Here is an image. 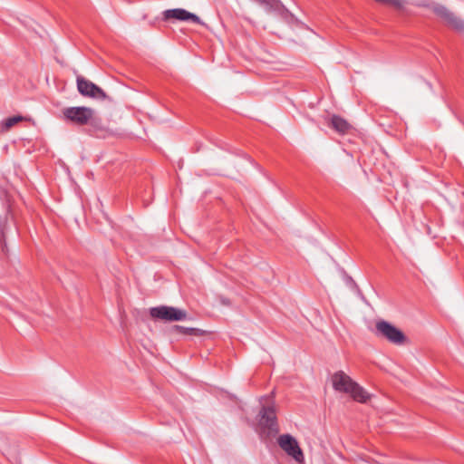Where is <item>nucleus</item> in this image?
<instances>
[{
    "label": "nucleus",
    "instance_id": "nucleus-1",
    "mask_svg": "<svg viewBox=\"0 0 464 464\" xmlns=\"http://www.w3.org/2000/svg\"><path fill=\"white\" fill-rule=\"evenodd\" d=\"M431 10L445 25L456 32H464V20L450 10L447 6L436 4L431 6Z\"/></svg>",
    "mask_w": 464,
    "mask_h": 464
},
{
    "label": "nucleus",
    "instance_id": "nucleus-2",
    "mask_svg": "<svg viewBox=\"0 0 464 464\" xmlns=\"http://www.w3.org/2000/svg\"><path fill=\"white\" fill-rule=\"evenodd\" d=\"M150 315L165 322H178L185 320L188 314L185 310L173 306L160 305L150 309Z\"/></svg>",
    "mask_w": 464,
    "mask_h": 464
},
{
    "label": "nucleus",
    "instance_id": "nucleus-3",
    "mask_svg": "<svg viewBox=\"0 0 464 464\" xmlns=\"http://www.w3.org/2000/svg\"><path fill=\"white\" fill-rule=\"evenodd\" d=\"M77 90L81 95L96 100L104 101L109 99L108 95L98 85L79 75L76 78Z\"/></svg>",
    "mask_w": 464,
    "mask_h": 464
},
{
    "label": "nucleus",
    "instance_id": "nucleus-4",
    "mask_svg": "<svg viewBox=\"0 0 464 464\" xmlns=\"http://www.w3.org/2000/svg\"><path fill=\"white\" fill-rule=\"evenodd\" d=\"M377 333L394 344H402L405 340V334L392 324L386 321H379L375 324Z\"/></svg>",
    "mask_w": 464,
    "mask_h": 464
},
{
    "label": "nucleus",
    "instance_id": "nucleus-5",
    "mask_svg": "<svg viewBox=\"0 0 464 464\" xmlns=\"http://www.w3.org/2000/svg\"><path fill=\"white\" fill-rule=\"evenodd\" d=\"M259 425L267 430V435L278 433L279 428L274 406H263L259 411Z\"/></svg>",
    "mask_w": 464,
    "mask_h": 464
},
{
    "label": "nucleus",
    "instance_id": "nucleus-6",
    "mask_svg": "<svg viewBox=\"0 0 464 464\" xmlns=\"http://www.w3.org/2000/svg\"><path fill=\"white\" fill-rule=\"evenodd\" d=\"M92 109L90 107H68L63 111L65 120L79 126H84L88 123Z\"/></svg>",
    "mask_w": 464,
    "mask_h": 464
},
{
    "label": "nucleus",
    "instance_id": "nucleus-7",
    "mask_svg": "<svg viewBox=\"0 0 464 464\" xmlns=\"http://www.w3.org/2000/svg\"><path fill=\"white\" fill-rule=\"evenodd\" d=\"M279 447L297 462L304 460V454L297 440L290 434L280 435L277 439Z\"/></svg>",
    "mask_w": 464,
    "mask_h": 464
},
{
    "label": "nucleus",
    "instance_id": "nucleus-8",
    "mask_svg": "<svg viewBox=\"0 0 464 464\" xmlns=\"http://www.w3.org/2000/svg\"><path fill=\"white\" fill-rule=\"evenodd\" d=\"M169 19H176L179 21L190 20L195 24H202L200 18L197 14L181 8L169 9L164 11L163 20L168 21Z\"/></svg>",
    "mask_w": 464,
    "mask_h": 464
},
{
    "label": "nucleus",
    "instance_id": "nucleus-9",
    "mask_svg": "<svg viewBox=\"0 0 464 464\" xmlns=\"http://www.w3.org/2000/svg\"><path fill=\"white\" fill-rule=\"evenodd\" d=\"M325 122L334 130L341 135L348 134L353 129L352 125L339 115H331L325 119Z\"/></svg>",
    "mask_w": 464,
    "mask_h": 464
},
{
    "label": "nucleus",
    "instance_id": "nucleus-10",
    "mask_svg": "<svg viewBox=\"0 0 464 464\" xmlns=\"http://www.w3.org/2000/svg\"><path fill=\"white\" fill-rule=\"evenodd\" d=\"M332 382L334 390L345 393L355 384V382L343 371L335 372L332 377Z\"/></svg>",
    "mask_w": 464,
    "mask_h": 464
},
{
    "label": "nucleus",
    "instance_id": "nucleus-11",
    "mask_svg": "<svg viewBox=\"0 0 464 464\" xmlns=\"http://www.w3.org/2000/svg\"><path fill=\"white\" fill-rule=\"evenodd\" d=\"M86 125H89L90 130L96 136H105L109 132V129L104 125L102 120L95 113L93 109Z\"/></svg>",
    "mask_w": 464,
    "mask_h": 464
},
{
    "label": "nucleus",
    "instance_id": "nucleus-12",
    "mask_svg": "<svg viewBox=\"0 0 464 464\" xmlns=\"http://www.w3.org/2000/svg\"><path fill=\"white\" fill-rule=\"evenodd\" d=\"M8 215H9V209H7L5 211L4 216H0V247H1V251L5 256L8 254L7 246H6V242H5L7 227H8Z\"/></svg>",
    "mask_w": 464,
    "mask_h": 464
},
{
    "label": "nucleus",
    "instance_id": "nucleus-13",
    "mask_svg": "<svg viewBox=\"0 0 464 464\" xmlns=\"http://www.w3.org/2000/svg\"><path fill=\"white\" fill-rule=\"evenodd\" d=\"M358 402L364 403L370 398L369 393L357 382L347 392Z\"/></svg>",
    "mask_w": 464,
    "mask_h": 464
},
{
    "label": "nucleus",
    "instance_id": "nucleus-14",
    "mask_svg": "<svg viewBox=\"0 0 464 464\" xmlns=\"http://www.w3.org/2000/svg\"><path fill=\"white\" fill-rule=\"evenodd\" d=\"M173 329L186 335L202 336L206 334V331L204 330L192 327H184L181 325H174Z\"/></svg>",
    "mask_w": 464,
    "mask_h": 464
},
{
    "label": "nucleus",
    "instance_id": "nucleus-15",
    "mask_svg": "<svg viewBox=\"0 0 464 464\" xmlns=\"http://www.w3.org/2000/svg\"><path fill=\"white\" fill-rule=\"evenodd\" d=\"M374 1L379 4L384 5L392 6L396 10L403 9V7L406 4L405 0H374Z\"/></svg>",
    "mask_w": 464,
    "mask_h": 464
},
{
    "label": "nucleus",
    "instance_id": "nucleus-16",
    "mask_svg": "<svg viewBox=\"0 0 464 464\" xmlns=\"http://www.w3.org/2000/svg\"><path fill=\"white\" fill-rule=\"evenodd\" d=\"M22 121L23 117L19 115L9 117L5 121L4 126L5 127V129L8 130Z\"/></svg>",
    "mask_w": 464,
    "mask_h": 464
},
{
    "label": "nucleus",
    "instance_id": "nucleus-17",
    "mask_svg": "<svg viewBox=\"0 0 464 464\" xmlns=\"http://www.w3.org/2000/svg\"><path fill=\"white\" fill-rule=\"evenodd\" d=\"M222 302H223V304H229V302H228V301H227V300H223Z\"/></svg>",
    "mask_w": 464,
    "mask_h": 464
}]
</instances>
